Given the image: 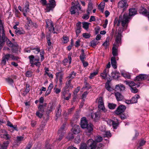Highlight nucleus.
I'll use <instances>...</instances> for the list:
<instances>
[{"mask_svg": "<svg viewBox=\"0 0 149 149\" xmlns=\"http://www.w3.org/2000/svg\"><path fill=\"white\" fill-rule=\"evenodd\" d=\"M129 17L127 14H124L123 16L120 15L119 19L116 18L114 22V26H119L121 24L124 29H125L129 22Z\"/></svg>", "mask_w": 149, "mask_h": 149, "instance_id": "nucleus-1", "label": "nucleus"}, {"mask_svg": "<svg viewBox=\"0 0 149 149\" xmlns=\"http://www.w3.org/2000/svg\"><path fill=\"white\" fill-rule=\"evenodd\" d=\"M121 33L119 32L116 33L115 40V43L113 44L112 48V54L113 56H116L118 55L117 47L121 43Z\"/></svg>", "mask_w": 149, "mask_h": 149, "instance_id": "nucleus-2", "label": "nucleus"}, {"mask_svg": "<svg viewBox=\"0 0 149 149\" xmlns=\"http://www.w3.org/2000/svg\"><path fill=\"white\" fill-rule=\"evenodd\" d=\"M80 125L81 128L86 129V130L88 132H90L93 130V125L91 124H88L86 118L85 117L81 119Z\"/></svg>", "mask_w": 149, "mask_h": 149, "instance_id": "nucleus-3", "label": "nucleus"}, {"mask_svg": "<svg viewBox=\"0 0 149 149\" xmlns=\"http://www.w3.org/2000/svg\"><path fill=\"white\" fill-rule=\"evenodd\" d=\"M95 143L92 139L88 140L87 142V144L84 143L81 144L80 149H95Z\"/></svg>", "mask_w": 149, "mask_h": 149, "instance_id": "nucleus-4", "label": "nucleus"}, {"mask_svg": "<svg viewBox=\"0 0 149 149\" xmlns=\"http://www.w3.org/2000/svg\"><path fill=\"white\" fill-rule=\"evenodd\" d=\"M46 27L48 29L49 31L50 32L54 33H57L58 30L55 29L54 27V24L53 22L51 20L49 19L46 20Z\"/></svg>", "mask_w": 149, "mask_h": 149, "instance_id": "nucleus-5", "label": "nucleus"}, {"mask_svg": "<svg viewBox=\"0 0 149 149\" xmlns=\"http://www.w3.org/2000/svg\"><path fill=\"white\" fill-rule=\"evenodd\" d=\"M98 104V108L99 110L101 111L105 112L107 111L104 104L103 98L102 97L100 96L96 99Z\"/></svg>", "mask_w": 149, "mask_h": 149, "instance_id": "nucleus-6", "label": "nucleus"}, {"mask_svg": "<svg viewBox=\"0 0 149 149\" xmlns=\"http://www.w3.org/2000/svg\"><path fill=\"white\" fill-rule=\"evenodd\" d=\"M10 58H11L12 60H13L16 59L15 57L13 55L9 54H6L3 57L1 62V64L2 65H5L6 63V61L8 60Z\"/></svg>", "mask_w": 149, "mask_h": 149, "instance_id": "nucleus-7", "label": "nucleus"}, {"mask_svg": "<svg viewBox=\"0 0 149 149\" xmlns=\"http://www.w3.org/2000/svg\"><path fill=\"white\" fill-rule=\"evenodd\" d=\"M56 6V3L55 0H49V3L46 4L45 10L47 12H49L54 8Z\"/></svg>", "mask_w": 149, "mask_h": 149, "instance_id": "nucleus-8", "label": "nucleus"}, {"mask_svg": "<svg viewBox=\"0 0 149 149\" xmlns=\"http://www.w3.org/2000/svg\"><path fill=\"white\" fill-rule=\"evenodd\" d=\"M65 124H63L62 126L60 129L58 130V141H60L64 135V134L65 131Z\"/></svg>", "mask_w": 149, "mask_h": 149, "instance_id": "nucleus-9", "label": "nucleus"}, {"mask_svg": "<svg viewBox=\"0 0 149 149\" xmlns=\"http://www.w3.org/2000/svg\"><path fill=\"white\" fill-rule=\"evenodd\" d=\"M127 0H122L118 3V7L120 8H123L124 10L128 7V4L127 3Z\"/></svg>", "mask_w": 149, "mask_h": 149, "instance_id": "nucleus-10", "label": "nucleus"}, {"mask_svg": "<svg viewBox=\"0 0 149 149\" xmlns=\"http://www.w3.org/2000/svg\"><path fill=\"white\" fill-rule=\"evenodd\" d=\"M125 109L126 107L125 106L123 105H120L115 111V113L117 115L120 114L123 112Z\"/></svg>", "mask_w": 149, "mask_h": 149, "instance_id": "nucleus-11", "label": "nucleus"}, {"mask_svg": "<svg viewBox=\"0 0 149 149\" xmlns=\"http://www.w3.org/2000/svg\"><path fill=\"white\" fill-rule=\"evenodd\" d=\"M72 53H69L68 55V59L67 58H65L63 60V64L65 65H67V63H69L70 64L71 63L72 61Z\"/></svg>", "mask_w": 149, "mask_h": 149, "instance_id": "nucleus-12", "label": "nucleus"}, {"mask_svg": "<svg viewBox=\"0 0 149 149\" xmlns=\"http://www.w3.org/2000/svg\"><path fill=\"white\" fill-rule=\"evenodd\" d=\"M109 69L107 68L105 69L103 72L100 74V76L102 79H105L109 75Z\"/></svg>", "mask_w": 149, "mask_h": 149, "instance_id": "nucleus-13", "label": "nucleus"}, {"mask_svg": "<svg viewBox=\"0 0 149 149\" xmlns=\"http://www.w3.org/2000/svg\"><path fill=\"white\" fill-rule=\"evenodd\" d=\"M148 76L144 74H140L136 77V80L140 81L146 79L148 78Z\"/></svg>", "mask_w": 149, "mask_h": 149, "instance_id": "nucleus-14", "label": "nucleus"}, {"mask_svg": "<svg viewBox=\"0 0 149 149\" xmlns=\"http://www.w3.org/2000/svg\"><path fill=\"white\" fill-rule=\"evenodd\" d=\"M116 120L117 122H116L115 121L111 120H108L107 121V122L108 123H109L110 125L111 124L114 129H116L119 125V122L118 120L116 119Z\"/></svg>", "mask_w": 149, "mask_h": 149, "instance_id": "nucleus-15", "label": "nucleus"}, {"mask_svg": "<svg viewBox=\"0 0 149 149\" xmlns=\"http://www.w3.org/2000/svg\"><path fill=\"white\" fill-rule=\"evenodd\" d=\"M72 131L74 134H77L80 132V127L77 125H75L73 127Z\"/></svg>", "mask_w": 149, "mask_h": 149, "instance_id": "nucleus-16", "label": "nucleus"}, {"mask_svg": "<svg viewBox=\"0 0 149 149\" xmlns=\"http://www.w3.org/2000/svg\"><path fill=\"white\" fill-rule=\"evenodd\" d=\"M125 88V87L124 85L120 84L116 85L115 90L116 91H122L124 90Z\"/></svg>", "mask_w": 149, "mask_h": 149, "instance_id": "nucleus-17", "label": "nucleus"}, {"mask_svg": "<svg viewBox=\"0 0 149 149\" xmlns=\"http://www.w3.org/2000/svg\"><path fill=\"white\" fill-rule=\"evenodd\" d=\"M91 117L92 118H94V120L97 121L100 118V113L99 112L95 113L94 114H92Z\"/></svg>", "mask_w": 149, "mask_h": 149, "instance_id": "nucleus-18", "label": "nucleus"}, {"mask_svg": "<svg viewBox=\"0 0 149 149\" xmlns=\"http://www.w3.org/2000/svg\"><path fill=\"white\" fill-rule=\"evenodd\" d=\"M9 144L8 141L4 142L2 144H0V149H7Z\"/></svg>", "mask_w": 149, "mask_h": 149, "instance_id": "nucleus-19", "label": "nucleus"}, {"mask_svg": "<svg viewBox=\"0 0 149 149\" xmlns=\"http://www.w3.org/2000/svg\"><path fill=\"white\" fill-rule=\"evenodd\" d=\"M56 75L57 78L59 79L60 83H62L63 77V74L61 72H60L56 73Z\"/></svg>", "mask_w": 149, "mask_h": 149, "instance_id": "nucleus-20", "label": "nucleus"}, {"mask_svg": "<svg viewBox=\"0 0 149 149\" xmlns=\"http://www.w3.org/2000/svg\"><path fill=\"white\" fill-rule=\"evenodd\" d=\"M115 96L116 100L118 101L122 100L124 98L123 95L119 92L115 93Z\"/></svg>", "mask_w": 149, "mask_h": 149, "instance_id": "nucleus-21", "label": "nucleus"}, {"mask_svg": "<svg viewBox=\"0 0 149 149\" xmlns=\"http://www.w3.org/2000/svg\"><path fill=\"white\" fill-rule=\"evenodd\" d=\"M140 13L145 16L147 17L149 20V11L148 12L146 9L142 8L140 11Z\"/></svg>", "mask_w": 149, "mask_h": 149, "instance_id": "nucleus-22", "label": "nucleus"}, {"mask_svg": "<svg viewBox=\"0 0 149 149\" xmlns=\"http://www.w3.org/2000/svg\"><path fill=\"white\" fill-rule=\"evenodd\" d=\"M111 63L112 67L114 69H116L117 68L116 65V62L114 57H112L111 58Z\"/></svg>", "mask_w": 149, "mask_h": 149, "instance_id": "nucleus-23", "label": "nucleus"}, {"mask_svg": "<svg viewBox=\"0 0 149 149\" xmlns=\"http://www.w3.org/2000/svg\"><path fill=\"white\" fill-rule=\"evenodd\" d=\"M29 3L27 1H26L24 7L23 8L22 12H25V13H27L29 11Z\"/></svg>", "mask_w": 149, "mask_h": 149, "instance_id": "nucleus-24", "label": "nucleus"}, {"mask_svg": "<svg viewBox=\"0 0 149 149\" xmlns=\"http://www.w3.org/2000/svg\"><path fill=\"white\" fill-rule=\"evenodd\" d=\"M99 70L98 69L96 70L93 72L91 73L88 77L91 79H93L98 73Z\"/></svg>", "mask_w": 149, "mask_h": 149, "instance_id": "nucleus-25", "label": "nucleus"}, {"mask_svg": "<svg viewBox=\"0 0 149 149\" xmlns=\"http://www.w3.org/2000/svg\"><path fill=\"white\" fill-rule=\"evenodd\" d=\"M121 73L123 76L125 78L130 79V75L129 72H126L125 71H122Z\"/></svg>", "mask_w": 149, "mask_h": 149, "instance_id": "nucleus-26", "label": "nucleus"}, {"mask_svg": "<svg viewBox=\"0 0 149 149\" xmlns=\"http://www.w3.org/2000/svg\"><path fill=\"white\" fill-rule=\"evenodd\" d=\"M71 81L69 79H68L67 81L65 83L66 88H69V89H72L73 88V86L71 83Z\"/></svg>", "mask_w": 149, "mask_h": 149, "instance_id": "nucleus-27", "label": "nucleus"}, {"mask_svg": "<svg viewBox=\"0 0 149 149\" xmlns=\"http://www.w3.org/2000/svg\"><path fill=\"white\" fill-rule=\"evenodd\" d=\"M136 13V10L135 8L130 9L129 10V15L133 16Z\"/></svg>", "mask_w": 149, "mask_h": 149, "instance_id": "nucleus-28", "label": "nucleus"}, {"mask_svg": "<svg viewBox=\"0 0 149 149\" xmlns=\"http://www.w3.org/2000/svg\"><path fill=\"white\" fill-rule=\"evenodd\" d=\"M76 74V73L73 71L67 77V78H68V79H69L70 81H71L72 79L74 78Z\"/></svg>", "mask_w": 149, "mask_h": 149, "instance_id": "nucleus-29", "label": "nucleus"}, {"mask_svg": "<svg viewBox=\"0 0 149 149\" xmlns=\"http://www.w3.org/2000/svg\"><path fill=\"white\" fill-rule=\"evenodd\" d=\"M140 97L139 95H136L132 98L131 99L132 101V103H135L137 102V99Z\"/></svg>", "mask_w": 149, "mask_h": 149, "instance_id": "nucleus-30", "label": "nucleus"}, {"mask_svg": "<svg viewBox=\"0 0 149 149\" xmlns=\"http://www.w3.org/2000/svg\"><path fill=\"white\" fill-rule=\"evenodd\" d=\"M125 82L131 88H132V87L136 85L135 83L132 81H125Z\"/></svg>", "mask_w": 149, "mask_h": 149, "instance_id": "nucleus-31", "label": "nucleus"}, {"mask_svg": "<svg viewBox=\"0 0 149 149\" xmlns=\"http://www.w3.org/2000/svg\"><path fill=\"white\" fill-rule=\"evenodd\" d=\"M15 32L17 35H20L25 33V31L23 29L19 28L15 30Z\"/></svg>", "mask_w": 149, "mask_h": 149, "instance_id": "nucleus-32", "label": "nucleus"}, {"mask_svg": "<svg viewBox=\"0 0 149 149\" xmlns=\"http://www.w3.org/2000/svg\"><path fill=\"white\" fill-rule=\"evenodd\" d=\"M93 9V5L92 3H88V7L87 10V12L88 14H90Z\"/></svg>", "mask_w": 149, "mask_h": 149, "instance_id": "nucleus-33", "label": "nucleus"}, {"mask_svg": "<svg viewBox=\"0 0 149 149\" xmlns=\"http://www.w3.org/2000/svg\"><path fill=\"white\" fill-rule=\"evenodd\" d=\"M105 5V3L104 2H101L99 5V9L102 12H103Z\"/></svg>", "mask_w": 149, "mask_h": 149, "instance_id": "nucleus-34", "label": "nucleus"}, {"mask_svg": "<svg viewBox=\"0 0 149 149\" xmlns=\"http://www.w3.org/2000/svg\"><path fill=\"white\" fill-rule=\"evenodd\" d=\"M119 75V72L116 71L111 73V76L112 77L114 78H118Z\"/></svg>", "mask_w": 149, "mask_h": 149, "instance_id": "nucleus-35", "label": "nucleus"}, {"mask_svg": "<svg viewBox=\"0 0 149 149\" xmlns=\"http://www.w3.org/2000/svg\"><path fill=\"white\" fill-rule=\"evenodd\" d=\"M81 54L80 56V60L81 61H83L86 58V55L84 54V52L83 49H82L81 50Z\"/></svg>", "mask_w": 149, "mask_h": 149, "instance_id": "nucleus-36", "label": "nucleus"}, {"mask_svg": "<svg viewBox=\"0 0 149 149\" xmlns=\"http://www.w3.org/2000/svg\"><path fill=\"white\" fill-rule=\"evenodd\" d=\"M102 134L104 137L109 138L111 136V133L109 131H105L104 132L102 133Z\"/></svg>", "mask_w": 149, "mask_h": 149, "instance_id": "nucleus-37", "label": "nucleus"}, {"mask_svg": "<svg viewBox=\"0 0 149 149\" xmlns=\"http://www.w3.org/2000/svg\"><path fill=\"white\" fill-rule=\"evenodd\" d=\"M83 24V27L85 30H87L89 28V25L90 24V23L83 22L82 23Z\"/></svg>", "mask_w": 149, "mask_h": 149, "instance_id": "nucleus-38", "label": "nucleus"}, {"mask_svg": "<svg viewBox=\"0 0 149 149\" xmlns=\"http://www.w3.org/2000/svg\"><path fill=\"white\" fill-rule=\"evenodd\" d=\"M117 105L116 104L113 103H109L108 107L109 108L111 109H113L115 108Z\"/></svg>", "mask_w": 149, "mask_h": 149, "instance_id": "nucleus-39", "label": "nucleus"}, {"mask_svg": "<svg viewBox=\"0 0 149 149\" xmlns=\"http://www.w3.org/2000/svg\"><path fill=\"white\" fill-rule=\"evenodd\" d=\"M13 49H12V52H13L14 53H18L20 52V51H19V49H20V48L19 46L18 45V48H17L16 47L14 46L12 47Z\"/></svg>", "mask_w": 149, "mask_h": 149, "instance_id": "nucleus-40", "label": "nucleus"}, {"mask_svg": "<svg viewBox=\"0 0 149 149\" xmlns=\"http://www.w3.org/2000/svg\"><path fill=\"white\" fill-rule=\"evenodd\" d=\"M29 59L31 65H33L34 63L35 62V58L34 56L32 55L30 56L29 57Z\"/></svg>", "mask_w": 149, "mask_h": 149, "instance_id": "nucleus-41", "label": "nucleus"}, {"mask_svg": "<svg viewBox=\"0 0 149 149\" xmlns=\"http://www.w3.org/2000/svg\"><path fill=\"white\" fill-rule=\"evenodd\" d=\"M102 140V137L100 136H98L96 138L95 141H93L95 143V148L96 146L97 142H100Z\"/></svg>", "mask_w": 149, "mask_h": 149, "instance_id": "nucleus-42", "label": "nucleus"}, {"mask_svg": "<svg viewBox=\"0 0 149 149\" xmlns=\"http://www.w3.org/2000/svg\"><path fill=\"white\" fill-rule=\"evenodd\" d=\"M61 110L60 109V105H59L57 107V112L56 114V116L57 117H59L61 114Z\"/></svg>", "mask_w": 149, "mask_h": 149, "instance_id": "nucleus-43", "label": "nucleus"}, {"mask_svg": "<svg viewBox=\"0 0 149 149\" xmlns=\"http://www.w3.org/2000/svg\"><path fill=\"white\" fill-rule=\"evenodd\" d=\"M105 88L107 90L111 92L112 91V88L110 87L109 85V83L108 82H107L105 84Z\"/></svg>", "mask_w": 149, "mask_h": 149, "instance_id": "nucleus-44", "label": "nucleus"}, {"mask_svg": "<svg viewBox=\"0 0 149 149\" xmlns=\"http://www.w3.org/2000/svg\"><path fill=\"white\" fill-rule=\"evenodd\" d=\"M98 42L95 40H93L90 42L91 46L93 47H95L98 44Z\"/></svg>", "mask_w": 149, "mask_h": 149, "instance_id": "nucleus-45", "label": "nucleus"}, {"mask_svg": "<svg viewBox=\"0 0 149 149\" xmlns=\"http://www.w3.org/2000/svg\"><path fill=\"white\" fill-rule=\"evenodd\" d=\"M7 125L13 128L15 130H17V127L16 125H13L9 121H7Z\"/></svg>", "mask_w": 149, "mask_h": 149, "instance_id": "nucleus-46", "label": "nucleus"}, {"mask_svg": "<svg viewBox=\"0 0 149 149\" xmlns=\"http://www.w3.org/2000/svg\"><path fill=\"white\" fill-rule=\"evenodd\" d=\"M45 148L46 149H53L52 146L49 142H47L45 144Z\"/></svg>", "mask_w": 149, "mask_h": 149, "instance_id": "nucleus-47", "label": "nucleus"}, {"mask_svg": "<svg viewBox=\"0 0 149 149\" xmlns=\"http://www.w3.org/2000/svg\"><path fill=\"white\" fill-rule=\"evenodd\" d=\"M15 16L18 17H20V12L17 9V8H15Z\"/></svg>", "mask_w": 149, "mask_h": 149, "instance_id": "nucleus-48", "label": "nucleus"}, {"mask_svg": "<svg viewBox=\"0 0 149 149\" xmlns=\"http://www.w3.org/2000/svg\"><path fill=\"white\" fill-rule=\"evenodd\" d=\"M69 38L67 36H63V40H62L64 43H66L69 41Z\"/></svg>", "mask_w": 149, "mask_h": 149, "instance_id": "nucleus-49", "label": "nucleus"}, {"mask_svg": "<svg viewBox=\"0 0 149 149\" xmlns=\"http://www.w3.org/2000/svg\"><path fill=\"white\" fill-rule=\"evenodd\" d=\"M76 8H75L74 6L71 7L70 10L71 14H74L76 13Z\"/></svg>", "mask_w": 149, "mask_h": 149, "instance_id": "nucleus-50", "label": "nucleus"}, {"mask_svg": "<svg viewBox=\"0 0 149 149\" xmlns=\"http://www.w3.org/2000/svg\"><path fill=\"white\" fill-rule=\"evenodd\" d=\"M31 50H33V52L36 54L38 53L40 51V48L38 47L32 48Z\"/></svg>", "mask_w": 149, "mask_h": 149, "instance_id": "nucleus-51", "label": "nucleus"}, {"mask_svg": "<svg viewBox=\"0 0 149 149\" xmlns=\"http://www.w3.org/2000/svg\"><path fill=\"white\" fill-rule=\"evenodd\" d=\"M27 19L28 22L26 24L28 25V27H27V29H29L32 25V22L31 19H28V18H27Z\"/></svg>", "mask_w": 149, "mask_h": 149, "instance_id": "nucleus-52", "label": "nucleus"}, {"mask_svg": "<svg viewBox=\"0 0 149 149\" xmlns=\"http://www.w3.org/2000/svg\"><path fill=\"white\" fill-rule=\"evenodd\" d=\"M25 139L23 136H18L17 137V141L19 142L22 141Z\"/></svg>", "mask_w": 149, "mask_h": 149, "instance_id": "nucleus-53", "label": "nucleus"}, {"mask_svg": "<svg viewBox=\"0 0 149 149\" xmlns=\"http://www.w3.org/2000/svg\"><path fill=\"white\" fill-rule=\"evenodd\" d=\"M6 132L5 130H0V136L2 138L4 137L3 136L5 134Z\"/></svg>", "mask_w": 149, "mask_h": 149, "instance_id": "nucleus-54", "label": "nucleus"}, {"mask_svg": "<svg viewBox=\"0 0 149 149\" xmlns=\"http://www.w3.org/2000/svg\"><path fill=\"white\" fill-rule=\"evenodd\" d=\"M80 141V138L79 136L77 135L74 139V142L75 143H79Z\"/></svg>", "mask_w": 149, "mask_h": 149, "instance_id": "nucleus-55", "label": "nucleus"}, {"mask_svg": "<svg viewBox=\"0 0 149 149\" xmlns=\"http://www.w3.org/2000/svg\"><path fill=\"white\" fill-rule=\"evenodd\" d=\"M82 36L85 38H88L91 36V35L88 33H84L82 34Z\"/></svg>", "mask_w": 149, "mask_h": 149, "instance_id": "nucleus-56", "label": "nucleus"}, {"mask_svg": "<svg viewBox=\"0 0 149 149\" xmlns=\"http://www.w3.org/2000/svg\"><path fill=\"white\" fill-rule=\"evenodd\" d=\"M41 111H38L36 112V115L38 117L41 118L43 115Z\"/></svg>", "mask_w": 149, "mask_h": 149, "instance_id": "nucleus-57", "label": "nucleus"}, {"mask_svg": "<svg viewBox=\"0 0 149 149\" xmlns=\"http://www.w3.org/2000/svg\"><path fill=\"white\" fill-rule=\"evenodd\" d=\"M6 81L10 84H12L13 83V80L10 78L6 79Z\"/></svg>", "mask_w": 149, "mask_h": 149, "instance_id": "nucleus-58", "label": "nucleus"}, {"mask_svg": "<svg viewBox=\"0 0 149 149\" xmlns=\"http://www.w3.org/2000/svg\"><path fill=\"white\" fill-rule=\"evenodd\" d=\"M54 93L56 94H58L61 92V90L60 89L56 87H54Z\"/></svg>", "mask_w": 149, "mask_h": 149, "instance_id": "nucleus-59", "label": "nucleus"}, {"mask_svg": "<svg viewBox=\"0 0 149 149\" xmlns=\"http://www.w3.org/2000/svg\"><path fill=\"white\" fill-rule=\"evenodd\" d=\"M81 22H79L76 24V29H81Z\"/></svg>", "mask_w": 149, "mask_h": 149, "instance_id": "nucleus-60", "label": "nucleus"}, {"mask_svg": "<svg viewBox=\"0 0 149 149\" xmlns=\"http://www.w3.org/2000/svg\"><path fill=\"white\" fill-rule=\"evenodd\" d=\"M3 137H2V138H4L6 140L9 139L10 138V136L9 134H7V132H6L4 135L3 136Z\"/></svg>", "mask_w": 149, "mask_h": 149, "instance_id": "nucleus-61", "label": "nucleus"}, {"mask_svg": "<svg viewBox=\"0 0 149 149\" xmlns=\"http://www.w3.org/2000/svg\"><path fill=\"white\" fill-rule=\"evenodd\" d=\"M89 14L87 13V14H84L82 16V18L84 19H87L89 17Z\"/></svg>", "mask_w": 149, "mask_h": 149, "instance_id": "nucleus-62", "label": "nucleus"}, {"mask_svg": "<svg viewBox=\"0 0 149 149\" xmlns=\"http://www.w3.org/2000/svg\"><path fill=\"white\" fill-rule=\"evenodd\" d=\"M131 91L134 93H136L138 92V89L136 87L131 88Z\"/></svg>", "mask_w": 149, "mask_h": 149, "instance_id": "nucleus-63", "label": "nucleus"}, {"mask_svg": "<svg viewBox=\"0 0 149 149\" xmlns=\"http://www.w3.org/2000/svg\"><path fill=\"white\" fill-rule=\"evenodd\" d=\"M44 51H42L40 53V56L41 57V61H42L44 60Z\"/></svg>", "mask_w": 149, "mask_h": 149, "instance_id": "nucleus-64", "label": "nucleus"}]
</instances>
